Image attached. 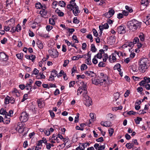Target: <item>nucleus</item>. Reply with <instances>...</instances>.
I'll return each mask as SVG.
<instances>
[{
  "mask_svg": "<svg viewBox=\"0 0 150 150\" xmlns=\"http://www.w3.org/2000/svg\"><path fill=\"white\" fill-rule=\"evenodd\" d=\"M142 23L137 20L133 19L129 21L127 23L128 27L133 30L139 29L141 27Z\"/></svg>",
  "mask_w": 150,
  "mask_h": 150,
  "instance_id": "1",
  "label": "nucleus"
},
{
  "mask_svg": "<svg viewBox=\"0 0 150 150\" xmlns=\"http://www.w3.org/2000/svg\"><path fill=\"white\" fill-rule=\"evenodd\" d=\"M22 123H18L17 124V127L16 128V129H18V132L20 134H22L23 136H25L28 130V129L25 127L23 124L21 125Z\"/></svg>",
  "mask_w": 150,
  "mask_h": 150,
  "instance_id": "2",
  "label": "nucleus"
},
{
  "mask_svg": "<svg viewBox=\"0 0 150 150\" xmlns=\"http://www.w3.org/2000/svg\"><path fill=\"white\" fill-rule=\"evenodd\" d=\"M119 52L115 51L109 57V60L110 62L112 63L116 62L117 60L116 57L118 56L119 57Z\"/></svg>",
  "mask_w": 150,
  "mask_h": 150,
  "instance_id": "3",
  "label": "nucleus"
},
{
  "mask_svg": "<svg viewBox=\"0 0 150 150\" xmlns=\"http://www.w3.org/2000/svg\"><path fill=\"white\" fill-rule=\"evenodd\" d=\"M83 97L84 103L85 105L88 106H90L92 103L91 98L86 94L83 95Z\"/></svg>",
  "mask_w": 150,
  "mask_h": 150,
  "instance_id": "4",
  "label": "nucleus"
},
{
  "mask_svg": "<svg viewBox=\"0 0 150 150\" xmlns=\"http://www.w3.org/2000/svg\"><path fill=\"white\" fill-rule=\"evenodd\" d=\"M115 13V11L112 8H110L109 9L108 12L104 14L103 16L107 18H110L114 15Z\"/></svg>",
  "mask_w": 150,
  "mask_h": 150,
  "instance_id": "5",
  "label": "nucleus"
},
{
  "mask_svg": "<svg viewBox=\"0 0 150 150\" xmlns=\"http://www.w3.org/2000/svg\"><path fill=\"white\" fill-rule=\"evenodd\" d=\"M29 118L28 115L25 112H23L20 117V120L21 122H26Z\"/></svg>",
  "mask_w": 150,
  "mask_h": 150,
  "instance_id": "6",
  "label": "nucleus"
},
{
  "mask_svg": "<svg viewBox=\"0 0 150 150\" xmlns=\"http://www.w3.org/2000/svg\"><path fill=\"white\" fill-rule=\"evenodd\" d=\"M98 77L100 82H103V84L104 83V84L106 83V80H108V78L106 74H104L103 73H101L100 74V76Z\"/></svg>",
  "mask_w": 150,
  "mask_h": 150,
  "instance_id": "7",
  "label": "nucleus"
},
{
  "mask_svg": "<svg viewBox=\"0 0 150 150\" xmlns=\"http://www.w3.org/2000/svg\"><path fill=\"white\" fill-rule=\"evenodd\" d=\"M46 7L45 6H43L42 7V8L40 12V14L41 16L42 17H45L46 16L48 11L46 9Z\"/></svg>",
  "mask_w": 150,
  "mask_h": 150,
  "instance_id": "8",
  "label": "nucleus"
},
{
  "mask_svg": "<svg viewBox=\"0 0 150 150\" xmlns=\"http://www.w3.org/2000/svg\"><path fill=\"white\" fill-rule=\"evenodd\" d=\"M49 54L51 57L53 58L57 57L59 55L58 52L55 49L50 50L49 52Z\"/></svg>",
  "mask_w": 150,
  "mask_h": 150,
  "instance_id": "9",
  "label": "nucleus"
},
{
  "mask_svg": "<svg viewBox=\"0 0 150 150\" xmlns=\"http://www.w3.org/2000/svg\"><path fill=\"white\" fill-rule=\"evenodd\" d=\"M92 83L96 85L100 84V85H103V82H100L98 79V77H95L92 79Z\"/></svg>",
  "mask_w": 150,
  "mask_h": 150,
  "instance_id": "10",
  "label": "nucleus"
},
{
  "mask_svg": "<svg viewBox=\"0 0 150 150\" xmlns=\"http://www.w3.org/2000/svg\"><path fill=\"white\" fill-rule=\"evenodd\" d=\"M105 144L101 145L100 143H96L94 146L96 150H104L105 148Z\"/></svg>",
  "mask_w": 150,
  "mask_h": 150,
  "instance_id": "11",
  "label": "nucleus"
},
{
  "mask_svg": "<svg viewBox=\"0 0 150 150\" xmlns=\"http://www.w3.org/2000/svg\"><path fill=\"white\" fill-rule=\"evenodd\" d=\"M148 60L147 58L144 57L142 58L139 62V64L142 65H148Z\"/></svg>",
  "mask_w": 150,
  "mask_h": 150,
  "instance_id": "12",
  "label": "nucleus"
},
{
  "mask_svg": "<svg viewBox=\"0 0 150 150\" xmlns=\"http://www.w3.org/2000/svg\"><path fill=\"white\" fill-rule=\"evenodd\" d=\"M37 103L38 107L40 108L44 107L45 105V101L42 98L38 99Z\"/></svg>",
  "mask_w": 150,
  "mask_h": 150,
  "instance_id": "13",
  "label": "nucleus"
},
{
  "mask_svg": "<svg viewBox=\"0 0 150 150\" xmlns=\"http://www.w3.org/2000/svg\"><path fill=\"white\" fill-rule=\"evenodd\" d=\"M148 65H145L139 64V70L142 73H144L148 68Z\"/></svg>",
  "mask_w": 150,
  "mask_h": 150,
  "instance_id": "14",
  "label": "nucleus"
},
{
  "mask_svg": "<svg viewBox=\"0 0 150 150\" xmlns=\"http://www.w3.org/2000/svg\"><path fill=\"white\" fill-rule=\"evenodd\" d=\"M8 59V57L4 52H0V61H6Z\"/></svg>",
  "mask_w": 150,
  "mask_h": 150,
  "instance_id": "15",
  "label": "nucleus"
},
{
  "mask_svg": "<svg viewBox=\"0 0 150 150\" xmlns=\"http://www.w3.org/2000/svg\"><path fill=\"white\" fill-rule=\"evenodd\" d=\"M125 27L121 25L117 28V31L118 33L120 34H124L125 33Z\"/></svg>",
  "mask_w": 150,
  "mask_h": 150,
  "instance_id": "16",
  "label": "nucleus"
},
{
  "mask_svg": "<svg viewBox=\"0 0 150 150\" xmlns=\"http://www.w3.org/2000/svg\"><path fill=\"white\" fill-rule=\"evenodd\" d=\"M77 6L75 2L70 1L69 4L67 5V7L68 9H70L71 10L72 8L74 9Z\"/></svg>",
  "mask_w": 150,
  "mask_h": 150,
  "instance_id": "17",
  "label": "nucleus"
},
{
  "mask_svg": "<svg viewBox=\"0 0 150 150\" xmlns=\"http://www.w3.org/2000/svg\"><path fill=\"white\" fill-rule=\"evenodd\" d=\"M71 10H72L74 15L76 16H77L78 14L79 13L80 11L79 10V8L78 6H76L74 9H72Z\"/></svg>",
  "mask_w": 150,
  "mask_h": 150,
  "instance_id": "18",
  "label": "nucleus"
},
{
  "mask_svg": "<svg viewBox=\"0 0 150 150\" xmlns=\"http://www.w3.org/2000/svg\"><path fill=\"white\" fill-rule=\"evenodd\" d=\"M82 83V87L83 88V95L86 94L87 95V91L86 89V83H85L84 82H82L81 83Z\"/></svg>",
  "mask_w": 150,
  "mask_h": 150,
  "instance_id": "19",
  "label": "nucleus"
},
{
  "mask_svg": "<svg viewBox=\"0 0 150 150\" xmlns=\"http://www.w3.org/2000/svg\"><path fill=\"white\" fill-rule=\"evenodd\" d=\"M99 52H100L98 53L97 54L95 55L94 57L98 59H101L102 57V54L104 53V51L103 49H101L100 50Z\"/></svg>",
  "mask_w": 150,
  "mask_h": 150,
  "instance_id": "20",
  "label": "nucleus"
},
{
  "mask_svg": "<svg viewBox=\"0 0 150 150\" xmlns=\"http://www.w3.org/2000/svg\"><path fill=\"white\" fill-rule=\"evenodd\" d=\"M150 2V0H141V4L142 6L146 7Z\"/></svg>",
  "mask_w": 150,
  "mask_h": 150,
  "instance_id": "21",
  "label": "nucleus"
},
{
  "mask_svg": "<svg viewBox=\"0 0 150 150\" xmlns=\"http://www.w3.org/2000/svg\"><path fill=\"white\" fill-rule=\"evenodd\" d=\"M130 70H132L134 72H137L138 71L137 67L136 64H133L129 67Z\"/></svg>",
  "mask_w": 150,
  "mask_h": 150,
  "instance_id": "22",
  "label": "nucleus"
},
{
  "mask_svg": "<svg viewBox=\"0 0 150 150\" xmlns=\"http://www.w3.org/2000/svg\"><path fill=\"white\" fill-rule=\"evenodd\" d=\"M134 46V43L132 42H131L124 44L122 46V47L124 48H126L127 47H129L132 48Z\"/></svg>",
  "mask_w": 150,
  "mask_h": 150,
  "instance_id": "23",
  "label": "nucleus"
},
{
  "mask_svg": "<svg viewBox=\"0 0 150 150\" xmlns=\"http://www.w3.org/2000/svg\"><path fill=\"white\" fill-rule=\"evenodd\" d=\"M100 124L103 126L105 127H109L111 126V123L110 121H106L105 122L102 121L100 122Z\"/></svg>",
  "mask_w": 150,
  "mask_h": 150,
  "instance_id": "24",
  "label": "nucleus"
},
{
  "mask_svg": "<svg viewBox=\"0 0 150 150\" xmlns=\"http://www.w3.org/2000/svg\"><path fill=\"white\" fill-rule=\"evenodd\" d=\"M85 74L87 76L90 77H93L95 76V73L93 71H86L85 72Z\"/></svg>",
  "mask_w": 150,
  "mask_h": 150,
  "instance_id": "25",
  "label": "nucleus"
},
{
  "mask_svg": "<svg viewBox=\"0 0 150 150\" xmlns=\"http://www.w3.org/2000/svg\"><path fill=\"white\" fill-rule=\"evenodd\" d=\"M86 56V55H78L76 56L73 57L71 58L72 60H78L79 58H82L84 56Z\"/></svg>",
  "mask_w": 150,
  "mask_h": 150,
  "instance_id": "26",
  "label": "nucleus"
},
{
  "mask_svg": "<svg viewBox=\"0 0 150 150\" xmlns=\"http://www.w3.org/2000/svg\"><path fill=\"white\" fill-rule=\"evenodd\" d=\"M78 146L76 149V150H84L85 149V146L83 143H79Z\"/></svg>",
  "mask_w": 150,
  "mask_h": 150,
  "instance_id": "27",
  "label": "nucleus"
},
{
  "mask_svg": "<svg viewBox=\"0 0 150 150\" xmlns=\"http://www.w3.org/2000/svg\"><path fill=\"white\" fill-rule=\"evenodd\" d=\"M144 22L147 25L150 24V16H147L144 19Z\"/></svg>",
  "mask_w": 150,
  "mask_h": 150,
  "instance_id": "28",
  "label": "nucleus"
},
{
  "mask_svg": "<svg viewBox=\"0 0 150 150\" xmlns=\"http://www.w3.org/2000/svg\"><path fill=\"white\" fill-rule=\"evenodd\" d=\"M12 92L13 94H15L17 97H18L20 95L18 90L16 88H14L13 90L12 91Z\"/></svg>",
  "mask_w": 150,
  "mask_h": 150,
  "instance_id": "29",
  "label": "nucleus"
},
{
  "mask_svg": "<svg viewBox=\"0 0 150 150\" xmlns=\"http://www.w3.org/2000/svg\"><path fill=\"white\" fill-rule=\"evenodd\" d=\"M55 12L59 16H63L64 15V13L57 8Z\"/></svg>",
  "mask_w": 150,
  "mask_h": 150,
  "instance_id": "30",
  "label": "nucleus"
},
{
  "mask_svg": "<svg viewBox=\"0 0 150 150\" xmlns=\"http://www.w3.org/2000/svg\"><path fill=\"white\" fill-rule=\"evenodd\" d=\"M37 44L38 47L40 49H42L43 48V43L40 41L38 40L37 42Z\"/></svg>",
  "mask_w": 150,
  "mask_h": 150,
  "instance_id": "31",
  "label": "nucleus"
},
{
  "mask_svg": "<svg viewBox=\"0 0 150 150\" xmlns=\"http://www.w3.org/2000/svg\"><path fill=\"white\" fill-rule=\"evenodd\" d=\"M107 116L108 117H109L110 119H112L113 120L115 119L116 118V115L112 114L110 113L108 114Z\"/></svg>",
  "mask_w": 150,
  "mask_h": 150,
  "instance_id": "32",
  "label": "nucleus"
},
{
  "mask_svg": "<svg viewBox=\"0 0 150 150\" xmlns=\"http://www.w3.org/2000/svg\"><path fill=\"white\" fill-rule=\"evenodd\" d=\"M139 37L140 38V41L143 42L144 40V35L143 33H139Z\"/></svg>",
  "mask_w": 150,
  "mask_h": 150,
  "instance_id": "33",
  "label": "nucleus"
},
{
  "mask_svg": "<svg viewBox=\"0 0 150 150\" xmlns=\"http://www.w3.org/2000/svg\"><path fill=\"white\" fill-rule=\"evenodd\" d=\"M101 27L103 29H107L109 28V25L107 23H105L104 24H102L99 26V27Z\"/></svg>",
  "mask_w": 150,
  "mask_h": 150,
  "instance_id": "34",
  "label": "nucleus"
},
{
  "mask_svg": "<svg viewBox=\"0 0 150 150\" xmlns=\"http://www.w3.org/2000/svg\"><path fill=\"white\" fill-rule=\"evenodd\" d=\"M80 87H79L77 91V95H79L81 94L83 90V88L82 87V83Z\"/></svg>",
  "mask_w": 150,
  "mask_h": 150,
  "instance_id": "35",
  "label": "nucleus"
},
{
  "mask_svg": "<svg viewBox=\"0 0 150 150\" xmlns=\"http://www.w3.org/2000/svg\"><path fill=\"white\" fill-rule=\"evenodd\" d=\"M125 146L127 149H130L134 147V145L132 143H127Z\"/></svg>",
  "mask_w": 150,
  "mask_h": 150,
  "instance_id": "36",
  "label": "nucleus"
},
{
  "mask_svg": "<svg viewBox=\"0 0 150 150\" xmlns=\"http://www.w3.org/2000/svg\"><path fill=\"white\" fill-rule=\"evenodd\" d=\"M58 4L59 6L61 7H64L66 5V3L63 1H60Z\"/></svg>",
  "mask_w": 150,
  "mask_h": 150,
  "instance_id": "37",
  "label": "nucleus"
},
{
  "mask_svg": "<svg viewBox=\"0 0 150 150\" xmlns=\"http://www.w3.org/2000/svg\"><path fill=\"white\" fill-rule=\"evenodd\" d=\"M96 48L94 44H92L91 46V51L93 52H95L96 51Z\"/></svg>",
  "mask_w": 150,
  "mask_h": 150,
  "instance_id": "38",
  "label": "nucleus"
},
{
  "mask_svg": "<svg viewBox=\"0 0 150 150\" xmlns=\"http://www.w3.org/2000/svg\"><path fill=\"white\" fill-rule=\"evenodd\" d=\"M43 6H42L40 3H37L35 5L37 9H40L41 8L42 9V7Z\"/></svg>",
  "mask_w": 150,
  "mask_h": 150,
  "instance_id": "39",
  "label": "nucleus"
},
{
  "mask_svg": "<svg viewBox=\"0 0 150 150\" xmlns=\"http://www.w3.org/2000/svg\"><path fill=\"white\" fill-rule=\"evenodd\" d=\"M0 113L1 115H5V117H6V114H7V112L6 110L4 109L1 108L0 110Z\"/></svg>",
  "mask_w": 150,
  "mask_h": 150,
  "instance_id": "40",
  "label": "nucleus"
},
{
  "mask_svg": "<svg viewBox=\"0 0 150 150\" xmlns=\"http://www.w3.org/2000/svg\"><path fill=\"white\" fill-rule=\"evenodd\" d=\"M136 113V112H134L133 111L131 110L129 111L128 112L126 113L127 114L129 115H134ZM126 114V112L124 113V115Z\"/></svg>",
  "mask_w": 150,
  "mask_h": 150,
  "instance_id": "41",
  "label": "nucleus"
},
{
  "mask_svg": "<svg viewBox=\"0 0 150 150\" xmlns=\"http://www.w3.org/2000/svg\"><path fill=\"white\" fill-rule=\"evenodd\" d=\"M49 23L50 24L53 25L55 24L54 20L53 18H50L49 19Z\"/></svg>",
  "mask_w": 150,
  "mask_h": 150,
  "instance_id": "42",
  "label": "nucleus"
},
{
  "mask_svg": "<svg viewBox=\"0 0 150 150\" xmlns=\"http://www.w3.org/2000/svg\"><path fill=\"white\" fill-rule=\"evenodd\" d=\"M142 118L140 117H137L136 119H135L136 123L137 124H139L140 123V122L142 121Z\"/></svg>",
  "mask_w": 150,
  "mask_h": 150,
  "instance_id": "43",
  "label": "nucleus"
},
{
  "mask_svg": "<svg viewBox=\"0 0 150 150\" xmlns=\"http://www.w3.org/2000/svg\"><path fill=\"white\" fill-rule=\"evenodd\" d=\"M103 61L104 62H106V60L108 58V54H103Z\"/></svg>",
  "mask_w": 150,
  "mask_h": 150,
  "instance_id": "44",
  "label": "nucleus"
},
{
  "mask_svg": "<svg viewBox=\"0 0 150 150\" xmlns=\"http://www.w3.org/2000/svg\"><path fill=\"white\" fill-rule=\"evenodd\" d=\"M58 138V135H57V136H56L55 135H54V134H53V135L52 137V140H56L57 141V143H59V139Z\"/></svg>",
  "mask_w": 150,
  "mask_h": 150,
  "instance_id": "45",
  "label": "nucleus"
},
{
  "mask_svg": "<svg viewBox=\"0 0 150 150\" xmlns=\"http://www.w3.org/2000/svg\"><path fill=\"white\" fill-rule=\"evenodd\" d=\"M10 97L7 96L5 98L4 103L6 104H8L9 103V99Z\"/></svg>",
  "mask_w": 150,
  "mask_h": 150,
  "instance_id": "46",
  "label": "nucleus"
},
{
  "mask_svg": "<svg viewBox=\"0 0 150 150\" xmlns=\"http://www.w3.org/2000/svg\"><path fill=\"white\" fill-rule=\"evenodd\" d=\"M87 68V65L85 64H83L81 66V71L84 70L85 69H86Z\"/></svg>",
  "mask_w": 150,
  "mask_h": 150,
  "instance_id": "47",
  "label": "nucleus"
},
{
  "mask_svg": "<svg viewBox=\"0 0 150 150\" xmlns=\"http://www.w3.org/2000/svg\"><path fill=\"white\" fill-rule=\"evenodd\" d=\"M121 67V65L119 63H117L113 67V69L114 70H117L119 68H120Z\"/></svg>",
  "mask_w": 150,
  "mask_h": 150,
  "instance_id": "48",
  "label": "nucleus"
},
{
  "mask_svg": "<svg viewBox=\"0 0 150 150\" xmlns=\"http://www.w3.org/2000/svg\"><path fill=\"white\" fill-rule=\"evenodd\" d=\"M39 71L38 69L36 68H35L32 72V75L35 74V75H36L39 73Z\"/></svg>",
  "mask_w": 150,
  "mask_h": 150,
  "instance_id": "49",
  "label": "nucleus"
},
{
  "mask_svg": "<svg viewBox=\"0 0 150 150\" xmlns=\"http://www.w3.org/2000/svg\"><path fill=\"white\" fill-rule=\"evenodd\" d=\"M139 42V39L138 37H135V38L133 40V42H132L134 43V44L138 43V42Z\"/></svg>",
  "mask_w": 150,
  "mask_h": 150,
  "instance_id": "50",
  "label": "nucleus"
},
{
  "mask_svg": "<svg viewBox=\"0 0 150 150\" xmlns=\"http://www.w3.org/2000/svg\"><path fill=\"white\" fill-rule=\"evenodd\" d=\"M93 35L96 37H97L98 35V34L97 31L95 29H93Z\"/></svg>",
  "mask_w": 150,
  "mask_h": 150,
  "instance_id": "51",
  "label": "nucleus"
},
{
  "mask_svg": "<svg viewBox=\"0 0 150 150\" xmlns=\"http://www.w3.org/2000/svg\"><path fill=\"white\" fill-rule=\"evenodd\" d=\"M91 59L87 58L85 60V63L88 65H91Z\"/></svg>",
  "mask_w": 150,
  "mask_h": 150,
  "instance_id": "52",
  "label": "nucleus"
},
{
  "mask_svg": "<svg viewBox=\"0 0 150 150\" xmlns=\"http://www.w3.org/2000/svg\"><path fill=\"white\" fill-rule=\"evenodd\" d=\"M16 56L19 59H21L23 58V54L22 53H20V54H16Z\"/></svg>",
  "mask_w": 150,
  "mask_h": 150,
  "instance_id": "53",
  "label": "nucleus"
},
{
  "mask_svg": "<svg viewBox=\"0 0 150 150\" xmlns=\"http://www.w3.org/2000/svg\"><path fill=\"white\" fill-rule=\"evenodd\" d=\"M73 22L75 24H78L79 22V21L77 19V17H75L73 18Z\"/></svg>",
  "mask_w": 150,
  "mask_h": 150,
  "instance_id": "54",
  "label": "nucleus"
},
{
  "mask_svg": "<svg viewBox=\"0 0 150 150\" xmlns=\"http://www.w3.org/2000/svg\"><path fill=\"white\" fill-rule=\"evenodd\" d=\"M28 98V94H25L23 96V98L21 101V102H23L25 100L27 99Z\"/></svg>",
  "mask_w": 150,
  "mask_h": 150,
  "instance_id": "55",
  "label": "nucleus"
},
{
  "mask_svg": "<svg viewBox=\"0 0 150 150\" xmlns=\"http://www.w3.org/2000/svg\"><path fill=\"white\" fill-rule=\"evenodd\" d=\"M13 113V111L12 110H10L8 111V112H7V114H6V117L8 116H11Z\"/></svg>",
  "mask_w": 150,
  "mask_h": 150,
  "instance_id": "56",
  "label": "nucleus"
},
{
  "mask_svg": "<svg viewBox=\"0 0 150 150\" xmlns=\"http://www.w3.org/2000/svg\"><path fill=\"white\" fill-rule=\"evenodd\" d=\"M15 28L16 31L17 32H19L21 29V27L19 24H18Z\"/></svg>",
  "mask_w": 150,
  "mask_h": 150,
  "instance_id": "57",
  "label": "nucleus"
},
{
  "mask_svg": "<svg viewBox=\"0 0 150 150\" xmlns=\"http://www.w3.org/2000/svg\"><path fill=\"white\" fill-rule=\"evenodd\" d=\"M109 133V134L110 136H111L114 132V130L112 128H110L108 129Z\"/></svg>",
  "mask_w": 150,
  "mask_h": 150,
  "instance_id": "58",
  "label": "nucleus"
},
{
  "mask_svg": "<svg viewBox=\"0 0 150 150\" xmlns=\"http://www.w3.org/2000/svg\"><path fill=\"white\" fill-rule=\"evenodd\" d=\"M126 9L128 10L130 13H132L133 11L132 9L130 7H129L128 6H125Z\"/></svg>",
  "mask_w": 150,
  "mask_h": 150,
  "instance_id": "59",
  "label": "nucleus"
},
{
  "mask_svg": "<svg viewBox=\"0 0 150 150\" xmlns=\"http://www.w3.org/2000/svg\"><path fill=\"white\" fill-rule=\"evenodd\" d=\"M144 80L146 83H147L150 82V78L144 77Z\"/></svg>",
  "mask_w": 150,
  "mask_h": 150,
  "instance_id": "60",
  "label": "nucleus"
},
{
  "mask_svg": "<svg viewBox=\"0 0 150 150\" xmlns=\"http://www.w3.org/2000/svg\"><path fill=\"white\" fill-rule=\"evenodd\" d=\"M6 119L5 120L4 123L6 124H9L10 121V118H8L7 117H5Z\"/></svg>",
  "mask_w": 150,
  "mask_h": 150,
  "instance_id": "61",
  "label": "nucleus"
},
{
  "mask_svg": "<svg viewBox=\"0 0 150 150\" xmlns=\"http://www.w3.org/2000/svg\"><path fill=\"white\" fill-rule=\"evenodd\" d=\"M46 29L48 31H50L53 28L52 26L49 25H47L46 27Z\"/></svg>",
  "mask_w": 150,
  "mask_h": 150,
  "instance_id": "62",
  "label": "nucleus"
},
{
  "mask_svg": "<svg viewBox=\"0 0 150 150\" xmlns=\"http://www.w3.org/2000/svg\"><path fill=\"white\" fill-rule=\"evenodd\" d=\"M86 38H88L90 39V41L91 42H93V37L91 35L88 34L86 36Z\"/></svg>",
  "mask_w": 150,
  "mask_h": 150,
  "instance_id": "63",
  "label": "nucleus"
},
{
  "mask_svg": "<svg viewBox=\"0 0 150 150\" xmlns=\"http://www.w3.org/2000/svg\"><path fill=\"white\" fill-rule=\"evenodd\" d=\"M7 38H4L1 41V43L3 44H5L7 42Z\"/></svg>",
  "mask_w": 150,
  "mask_h": 150,
  "instance_id": "64",
  "label": "nucleus"
}]
</instances>
